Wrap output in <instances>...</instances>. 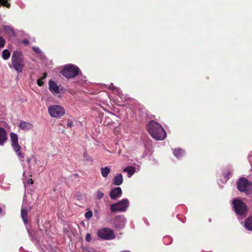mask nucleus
I'll list each match as a JSON object with an SVG mask.
<instances>
[{"label":"nucleus","mask_w":252,"mask_h":252,"mask_svg":"<svg viewBox=\"0 0 252 252\" xmlns=\"http://www.w3.org/2000/svg\"><path fill=\"white\" fill-rule=\"evenodd\" d=\"M123 171L124 172H127L129 177H130L135 173V168L132 166H128L124 169Z\"/></svg>","instance_id":"17"},{"label":"nucleus","mask_w":252,"mask_h":252,"mask_svg":"<svg viewBox=\"0 0 252 252\" xmlns=\"http://www.w3.org/2000/svg\"><path fill=\"white\" fill-rule=\"evenodd\" d=\"M127 206H111L110 210L113 212L125 211Z\"/></svg>","instance_id":"14"},{"label":"nucleus","mask_w":252,"mask_h":252,"mask_svg":"<svg viewBox=\"0 0 252 252\" xmlns=\"http://www.w3.org/2000/svg\"><path fill=\"white\" fill-rule=\"evenodd\" d=\"M238 189L241 192H245L247 195L252 193V182H250L246 178H240L237 183Z\"/></svg>","instance_id":"4"},{"label":"nucleus","mask_w":252,"mask_h":252,"mask_svg":"<svg viewBox=\"0 0 252 252\" xmlns=\"http://www.w3.org/2000/svg\"><path fill=\"white\" fill-rule=\"evenodd\" d=\"M147 129L151 136L156 140H163L166 137V132L162 126L153 120L148 123Z\"/></svg>","instance_id":"1"},{"label":"nucleus","mask_w":252,"mask_h":252,"mask_svg":"<svg viewBox=\"0 0 252 252\" xmlns=\"http://www.w3.org/2000/svg\"><path fill=\"white\" fill-rule=\"evenodd\" d=\"M1 209L0 208V213H1Z\"/></svg>","instance_id":"38"},{"label":"nucleus","mask_w":252,"mask_h":252,"mask_svg":"<svg viewBox=\"0 0 252 252\" xmlns=\"http://www.w3.org/2000/svg\"><path fill=\"white\" fill-rule=\"evenodd\" d=\"M84 158L87 159V160L88 161H92V160L91 159V160H89V156L86 154V153H84Z\"/></svg>","instance_id":"32"},{"label":"nucleus","mask_w":252,"mask_h":252,"mask_svg":"<svg viewBox=\"0 0 252 252\" xmlns=\"http://www.w3.org/2000/svg\"><path fill=\"white\" fill-rule=\"evenodd\" d=\"M38 49H36V50H34V51H36V52H38Z\"/></svg>","instance_id":"36"},{"label":"nucleus","mask_w":252,"mask_h":252,"mask_svg":"<svg viewBox=\"0 0 252 252\" xmlns=\"http://www.w3.org/2000/svg\"><path fill=\"white\" fill-rule=\"evenodd\" d=\"M183 153H184L183 151L181 149H180V148L175 149L173 150L174 155L177 158H181L183 156Z\"/></svg>","instance_id":"19"},{"label":"nucleus","mask_w":252,"mask_h":252,"mask_svg":"<svg viewBox=\"0 0 252 252\" xmlns=\"http://www.w3.org/2000/svg\"><path fill=\"white\" fill-rule=\"evenodd\" d=\"M123 176L122 174H119L115 176L113 179V184L115 186H120L123 182Z\"/></svg>","instance_id":"13"},{"label":"nucleus","mask_w":252,"mask_h":252,"mask_svg":"<svg viewBox=\"0 0 252 252\" xmlns=\"http://www.w3.org/2000/svg\"><path fill=\"white\" fill-rule=\"evenodd\" d=\"M11 61L14 68L18 72H21L23 70L24 64L21 52L17 50L14 51L11 57Z\"/></svg>","instance_id":"3"},{"label":"nucleus","mask_w":252,"mask_h":252,"mask_svg":"<svg viewBox=\"0 0 252 252\" xmlns=\"http://www.w3.org/2000/svg\"><path fill=\"white\" fill-rule=\"evenodd\" d=\"M19 126L22 130H28L32 129L33 127V125L29 122L22 121L20 123Z\"/></svg>","instance_id":"12"},{"label":"nucleus","mask_w":252,"mask_h":252,"mask_svg":"<svg viewBox=\"0 0 252 252\" xmlns=\"http://www.w3.org/2000/svg\"><path fill=\"white\" fill-rule=\"evenodd\" d=\"M2 56L4 60H7L10 56V53L8 50L5 49L2 51Z\"/></svg>","instance_id":"21"},{"label":"nucleus","mask_w":252,"mask_h":252,"mask_svg":"<svg viewBox=\"0 0 252 252\" xmlns=\"http://www.w3.org/2000/svg\"><path fill=\"white\" fill-rule=\"evenodd\" d=\"M28 183L29 184H32L33 183V181L32 179H30V180H28Z\"/></svg>","instance_id":"35"},{"label":"nucleus","mask_w":252,"mask_h":252,"mask_svg":"<svg viewBox=\"0 0 252 252\" xmlns=\"http://www.w3.org/2000/svg\"><path fill=\"white\" fill-rule=\"evenodd\" d=\"M109 89L113 91L117 90V92L119 91L118 89L113 84H111V85L109 86Z\"/></svg>","instance_id":"29"},{"label":"nucleus","mask_w":252,"mask_h":252,"mask_svg":"<svg viewBox=\"0 0 252 252\" xmlns=\"http://www.w3.org/2000/svg\"><path fill=\"white\" fill-rule=\"evenodd\" d=\"M234 210L238 215L244 217L248 211L247 206H234Z\"/></svg>","instance_id":"8"},{"label":"nucleus","mask_w":252,"mask_h":252,"mask_svg":"<svg viewBox=\"0 0 252 252\" xmlns=\"http://www.w3.org/2000/svg\"><path fill=\"white\" fill-rule=\"evenodd\" d=\"M128 204H129V201H128V199L125 198V199H122L120 202L112 204V205H128Z\"/></svg>","instance_id":"22"},{"label":"nucleus","mask_w":252,"mask_h":252,"mask_svg":"<svg viewBox=\"0 0 252 252\" xmlns=\"http://www.w3.org/2000/svg\"><path fill=\"white\" fill-rule=\"evenodd\" d=\"M97 235L101 239L112 240L115 238L114 231L108 228H103L97 231Z\"/></svg>","instance_id":"7"},{"label":"nucleus","mask_w":252,"mask_h":252,"mask_svg":"<svg viewBox=\"0 0 252 252\" xmlns=\"http://www.w3.org/2000/svg\"><path fill=\"white\" fill-rule=\"evenodd\" d=\"M48 110L51 117L57 118L62 117L65 113V110L63 107L58 105L49 106Z\"/></svg>","instance_id":"6"},{"label":"nucleus","mask_w":252,"mask_h":252,"mask_svg":"<svg viewBox=\"0 0 252 252\" xmlns=\"http://www.w3.org/2000/svg\"><path fill=\"white\" fill-rule=\"evenodd\" d=\"M245 227L249 230H252V216L246 219Z\"/></svg>","instance_id":"15"},{"label":"nucleus","mask_w":252,"mask_h":252,"mask_svg":"<svg viewBox=\"0 0 252 252\" xmlns=\"http://www.w3.org/2000/svg\"><path fill=\"white\" fill-rule=\"evenodd\" d=\"M7 134L6 130L0 127V146H3L7 141Z\"/></svg>","instance_id":"10"},{"label":"nucleus","mask_w":252,"mask_h":252,"mask_svg":"<svg viewBox=\"0 0 252 252\" xmlns=\"http://www.w3.org/2000/svg\"><path fill=\"white\" fill-rule=\"evenodd\" d=\"M27 214L28 209L22 208L21 215L25 224H26L28 222Z\"/></svg>","instance_id":"18"},{"label":"nucleus","mask_w":252,"mask_h":252,"mask_svg":"<svg viewBox=\"0 0 252 252\" xmlns=\"http://www.w3.org/2000/svg\"><path fill=\"white\" fill-rule=\"evenodd\" d=\"M5 44V40L2 36H0V48H3Z\"/></svg>","instance_id":"26"},{"label":"nucleus","mask_w":252,"mask_h":252,"mask_svg":"<svg viewBox=\"0 0 252 252\" xmlns=\"http://www.w3.org/2000/svg\"><path fill=\"white\" fill-rule=\"evenodd\" d=\"M80 71V69L78 66L74 64H69L65 65L60 71L64 77L69 79L74 78L77 76Z\"/></svg>","instance_id":"2"},{"label":"nucleus","mask_w":252,"mask_h":252,"mask_svg":"<svg viewBox=\"0 0 252 252\" xmlns=\"http://www.w3.org/2000/svg\"><path fill=\"white\" fill-rule=\"evenodd\" d=\"M3 30L9 35H12L14 33L13 30L8 26H4Z\"/></svg>","instance_id":"20"},{"label":"nucleus","mask_w":252,"mask_h":252,"mask_svg":"<svg viewBox=\"0 0 252 252\" xmlns=\"http://www.w3.org/2000/svg\"><path fill=\"white\" fill-rule=\"evenodd\" d=\"M232 205H245L242 200L238 199H234L232 201Z\"/></svg>","instance_id":"24"},{"label":"nucleus","mask_w":252,"mask_h":252,"mask_svg":"<svg viewBox=\"0 0 252 252\" xmlns=\"http://www.w3.org/2000/svg\"><path fill=\"white\" fill-rule=\"evenodd\" d=\"M86 240L87 242H90L91 240V235L89 233H87L86 236Z\"/></svg>","instance_id":"30"},{"label":"nucleus","mask_w":252,"mask_h":252,"mask_svg":"<svg viewBox=\"0 0 252 252\" xmlns=\"http://www.w3.org/2000/svg\"><path fill=\"white\" fill-rule=\"evenodd\" d=\"M93 216V212L91 211H88L85 214V217L87 219H90Z\"/></svg>","instance_id":"27"},{"label":"nucleus","mask_w":252,"mask_h":252,"mask_svg":"<svg viewBox=\"0 0 252 252\" xmlns=\"http://www.w3.org/2000/svg\"><path fill=\"white\" fill-rule=\"evenodd\" d=\"M73 126V122L71 121H68L67 124V127H71Z\"/></svg>","instance_id":"31"},{"label":"nucleus","mask_w":252,"mask_h":252,"mask_svg":"<svg viewBox=\"0 0 252 252\" xmlns=\"http://www.w3.org/2000/svg\"><path fill=\"white\" fill-rule=\"evenodd\" d=\"M0 5L5 6L9 8H10L11 4L8 2L7 0H0Z\"/></svg>","instance_id":"23"},{"label":"nucleus","mask_w":252,"mask_h":252,"mask_svg":"<svg viewBox=\"0 0 252 252\" xmlns=\"http://www.w3.org/2000/svg\"><path fill=\"white\" fill-rule=\"evenodd\" d=\"M42 80L43 79L41 78L37 80V85L40 87H41L44 85V82L42 81Z\"/></svg>","instance_id":"28"},{"label":"nucleus","mask_w":252,"mask_h":252,"mask_svg":"<svg viewBox=\"0 0 252 252\" xmlns=\"http://www.w3.org/2000/svg\"><path fill=\"white\" fill-rule=\"evenodd\" d=\"M100 171L102 176L106 178L110 173V168L109 166H105V167H102Z\"/></svg>","instance_id":"16"},{"label":"nucleus","mask_w":252,"mask_h":252,"mask_svg":"<svg viewBox=\"0 0 252 252\" xmlns=\"http://www.w3.org/2000/svg\"><path fill=\"white\" fill-rule=\"evenodd\" d=\"M104 196V193L99 191V190H98L97 192H96V198L97 199H100L101 198L103 197V196Z\"/></svg>","instance_id":"25"},{"label":"nucleus","mask_w":252,"mask_h":252,"mask_svg":"<svg viewBox=\"0 0 252 252\" xmlns=\"http://www.w3.org/2000/svg\"><path fill=\"white\" fill-rule=\"evenodd\" d=\"M47 76V73L46 72L44 73L43 76L41 77L42 79H45Z\"/></svg>","instance_id":"33"},{"label":"nucleus","mask_w":252,"mask_h":252,"mask_svg":"<svg viewBox=\"0 0 252 252\" xmlns=\"http://www.w3.org/2000/svg\"><path fill=\"white\" fill-rule=\"evenodd\" d=\"M23 43H24L25 44H26V45H27V44H29V40H27V39H24V40H23Z\"/></svg>","instance_id":"34"},{"label":"nucleus","mask_w":252,"mask_h":252,"mask_svg":"<svg viewBox=\"0 0 252 252\" xmlns=\"http://www.w3.org/2000/svg\"><path fill=\"white\" fill-rule=\"evenodd\" d=\"M38 49H36V50H34V51H36V52H38Z\"/></svg>","instance_id":"37"},{"label":"nucleus","mask_w":252,"mask_h":252,"mask_svg":"<svg viewBox=\"0 0 252 252\" xmlns=\"http://www.w3.org/2000/svg\"><path fill=\"white\" fill-rule=\"evenodd\" d=\"M49 89L52 93L59 94L60 92L59 86L55 82L51 80L49 81Z\"/></svg>","instance_id":"11"},{"label":"nucleus","mask_w":252,"mask_h":252,"mask_svg":"<svg viewBox=\"0 0 252 252\" xmlns=\"http://www.w3.org/2000/svg\"><path fill=\"white\" fill-rule=\"evenodd\" d=\"M122 190L120 187H116L112 189L110 192L109 195L112 199H116L121 196Z\"/></svg>","instance_id":"9"},{"label":"nucleus","mask_w":252,"mask_h":252,"mask_svg":"<svg viewBox=\"0 0 252 252\" xmlns=\"http://www.w3.org/2000/svg\"><path fill=\"white\" fill-rule=\"evenodd\" d=\"M10 138L11 146L13 150L19 158H23L24 155L20 151L21 147L18 143V137L17 134L13 132H11L10 133Z\"/></svg>","instance_id":"5"}]
</instances>
